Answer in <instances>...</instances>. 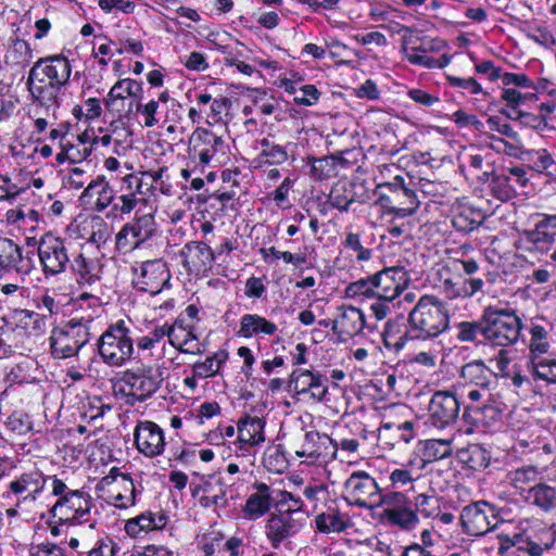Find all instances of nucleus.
I'll return each mask as SVG.
<instances>
[{"label":"nucleus","mask_w":556,"mask_h":556,"mask_svg":"<svg viewBox=\"0 0 556 556\" xmlns=\"http://www.w3.org/2000/svg\"><path fill=\"white\" fill-rule=\"evenodd\" d=\"M483 340L492 345L506 348L517 343L522 323L516 312L508 307L489 305L482 312Z\"/></svg>","instance_id":"nucleus-2"},{"label":"nucleus","mask_w":556,"mask_h":556,"mask_svg":"<svg viewBox=\"0 0 556 556\" xmlns=\"http://www.w3.org/2000/svg\"><path fill=\"white\" fill-rule=\"evenodd\" d=\"M412 505L407 496L401 492H390L381 494L377 502V507L386 506L384 510H399Z\"/></svg>","instance_id":"nucleus-45"},{"label":"nucleus","mask_w":556,"mask_h":556,"mask_svg":"<svg viewBox=\"0 0 556 556\" xmlns=\"http://www.w3.org/2000/svg\"><path fill=\"white\" fill-rule=\"evenodd\" d=\"M348 192L349 190L344 185H336L329 193L328 202L340 212H348L350 205L354 202L353 194H348Z\"/></svg>","instance_id":"nucleus-44"},{"label":"nucleus","mask_w":556,"mask_h":556,"mask_svg":"<svg viewBox=\"0 0 556 556\" xmlns=\"http://www.w3.org/2000/svg\"><path fill=\"white\" fill-rule=\"evenodd\" d=\"M490 188L492 195L502 202L509 201L517 194L516 187L511 182V177L504 173L492 174Z\"/></svg>","instance_id":"nucleus-36"},{"label":"nucleus","mask_w":556,"mask_h":556,"mask_svg":"<svg viewBox=\"0 0 556 556\" xmlns=\"http://www.w3.org/2000/svg\"><path fill=\"white\" fill-rule=\"evenodd\" d=\"M447 80L453 87L467 89L473 94L482 91L481 85L472 77L460 78L456 76H448Z\"/></svg>","instance_id":"nucleus-58"},{"label":"nucleus","mask_w":556,"mask_h":556,"mask_svg":"<svg viewBox=\"0 0 556 556\" xmlns=\"http://www.w3.org/2000/svg\"><path fill=\"white\" fill-rule=\"evenodd\" d=\"M374 193L377 195V204L400 217L413 215L419 206L414 190H397L393 193H387L383 192V188H376Z\"/></svg>","instance_id":"nucleus-15"},{"label":"nucleus","mask_w":556,"mask_h":556,"mask_svg":"<svg viewBox=\"0 0 556 556\" xmlns=\"http://www.w3.org/2000/svg\"><path fill=\"white\" fill-rule=\"evenodd\" d=\"M97 349L102 361L114 367L123 366L130 359L134 342L124 320L111 325L98 339Z\"/></svg>","instance_id":"nucleus-3"},{"label":"nucleus","mask_w":556,"mask_h":556,"mask_svg":"<svg viewBox=\"0 0 556 556\" xmlns=\"http://www.w3.org/2000/svg\"><path fill=\"white\" fill-rule=\"evenodd\" d=\"M460 377L466 382L473 383L482 390L491 389L492 384L497 381V376L482 361L465 364L460 369Z\"/></svg>","instance_id":"nucleus-26"},{"label":"nucleus","mask_w":556,"mask_h":556,"mask_svg":"<svg viewBox=\"0 0 556 556\" xmlns=\"http://www.w3.org/2000/svg\"><path fill=\"white\" fill-rule=\"evenodd\" d=\"M200 488L205 494H214L219 492V488L227 491L228 484L224 481L220 472H215L200 476Z\"/></svg>","instance_id":"nucleus-47"},{"label":"nucleus","mask_w":556,"mask_h":556,"mask_svg":"<svg viewBox=\"0 0 556 556\" xmlns=\"http://www.w3.org/2000/svg\"><path fill=\"white\" fill-rule=\"evenodd\" d=\"M437 500L433 496L419 494L415 498V511L420 513L424 517L428 518L435 515L438 510Z\"/></svg>","instance_id":"nucleus-52"},{"label":"nucleus","mask_w":556,"mask_h":556,"mask_svg":"<svg viewBox=\"0 0 556 556\" xmlns=\"http://www.w3.org/2000/svg\"><path fill=\"white\" fill-rule=\"evenodd\" d=\"M197 340V337L191 332L187 331L182 326L177 327L173 325L172 333L169 334V343L176 349L188 345Z\"/></svg>","instance_id":"nucleus-51"},{"label":"nucleus","mask_w":556,"mask_h":556,"mask_svg":"<svg viewBox=\"0 0 556 556\" xmlns=\"http://www.w3.org/2000/svg\"><path fill=\"white\" fill-rule=\"evenodd\" d=\"M526 500L548 511L556 507V489L546 483H538L528 490Z\"/></svg>","instance_id":"nucleus-34"},{"label":"nucleus","mask_w":556,"mask_h":556,"mask_svg":"<svg viewBox=\"0 0 556 556\" xmlns=\"http://www.w3.org/2000/svg\"><path fill=\"white\" fill-rule=\"evenodd\" d=\"M406 332L394 343L400 351L409 340H429L438 338L450 325L447 304L434 295H422L408 315Z\"/></svg>","instance_id":"nucleus-1"},{"label":"nucleus","mask_w":556,"mask_h":556,"mask_svg":"<svg viewBox=\"0 0 556 556\" xmlns=\"http://www.w3.org/2000/svg\"><path fill=\"white\" fill-rule=\"evenodd\" d=\"M253 486L256 492L248 497L243 508V513L249 519H257L265 515L273 502L270 488L266 483L256 482Z\"/></svg>","instance_id":"nucleus-25"},{"label":"nucleus","mask_w":556,"mask_h":556,"mask_svg":"<svg viewBox=\"0 0 556 556\" xmlns=\"http://www.w3.org/2000/svg\"><path fill=\"white\" fill-rule=\"evenodd\" d=\"M384 516L390 523L406 530L414 528L418 522V516L412 505L399 510H384Z\"/></svg>","instance_id":"nucleus-39"},{"label":"nucleus","mask_w":556,"mask_h":556,"mask_svg":"<svg viewBox=\"0 0 556 556\" xmlns=\"http://www.w3.org/2000/svg\"><path fill=\"white\" fill-rule=\"evenodd\" d=\"M26 84L35 101H37L40 106L46 108L47 113L52 110L54 114L55 110L60 106L58 94L61 87L45 80L43 83H38L37 80L30 81L27 79Z\"/></svg>","instance_id":"nucleus-28"},{"label":"nucleus","mask_w":556,"mask_h":556,"mask_svg":"<svg viewBox=\"0 0 556 556\" xmlns=\"http://www.w3.org/2000/svg\"><path fill=\"white\" fill-rule=\"evenodd\" d=\"M457 339L462 342H480L478 337L483 338L484 326L482 325V315L477 321H460L457 325Z\"/></svg>","instance_id":"nucleus-41"},{"label":"nucleus","mask_w":556,"mask_h":556,"mask_svg":"<svg viewBox=\"0 0 556 556\" xmlns=\"http://www.w3.org/2000/svg\"><path fill=\"white\" fill-rule=\"evenodd\" d=\"M228 144L223 137L205 128H197L190 138L189 156L199 159L202 165H207L215 156H225Z\"/></svg>","instance_id":"nucleus-8"},{"label":"nucleus","mask_w":556,"mask_h":556,"mask_svg":"<svg viewBox=\"0 0 556 556\" xmlns=\"http://www.w3.org/2000/svg\"><path fill=\"white\" fill-rule=\"evenodd\" d=\"M316 528L323 533L342 532L348 528L340 513L333 509L331 513H321L316 516Z\"/></svg>","instance_id":"nucleus-38"},{"label":"nucleus","mask_w":556,"mask_h":556,"mask_svg":"<svg viewBox=\"0 0 556 556\" xmlns=\"http://www.w3.org/2000/svg\"><path fill=\"white\" fill-rule=\"evenodd\" d=\"M548 328L544 325L533 324L530 328V361L539 358L547 354L549 343L547 341L548 333L553 330V326L547 324Z\"/></svg>","instance_id":"nucleus-33"},{"label":"nucleus","mask_w":556,"mask_h":556,"mask_svg":"<svg viewBox=\"0 0 556 556\" xmlns=\"http://www.w3.org/2000/svg\"><path fill=\"white\" fill-rule=\"evenodd\" d=\"M266 157L264 163L268 164H282L288 159V152L285 147L275 144L267 152H261L258 159Z\"/></svg>","instance_id":"nucleus-57"},{"label":"nucleus","mask_w":556,"mask_h":556,"mask_svg":"<svg viewBox=\"0 0 556 556\" xmlns=\"http://www.w3.org/2000/svg\"><path fill=\"white\" fill-rule=\"evenodd\" d=\"M163 370L161 367L140 366L135 369H128L123 374L122 381L129 388V396L138 402H143L151 397L163 382Z\"/></svg>","instance_id":"nucleus-4"},{"label":"nucleus","mask_w":556,"mask_h":556,"mask_svg":"<svg viewBox=\"0 0 556 556\" xmlns=\"http://www.w3.org/2000/svg\"><path fill=\"white\" fill-rule=\"evenodd\" d=\"M170 271L162 260L143 262L140 271L134 280L136 288L152 295L160 293L169 285Z\"/></svg>","instance_id":"nucleus-12"},{"label":"nucleus","mask_w":556,"mask_h":556,"mask_svg":"<svg viewBox=\"0 0 556 556\" xmlns=\"http://www.w3.org/2000/svg\"><path fill=\"white\" fill-rule=\"evenodd\" d=\"M277 326L266 318L256 314H245L241 318L239 333L245 338L252 337L258 332L274 334Z\"/></svg>","instance_id":"nucleus-32"},{"label":"nucleus","mask_w":556,"mask_h":556,"mask_svg":"<svg viewBox=\"0 0 556 556\" xmlns=\"http://www.w3.org/2000/svg\"><path fill=\"white\" fill-rule=\"evenodd\" d=\"M45 486V478L39 471L25 472L10 483V491L17 495L16 506L35 502Z\"/></svg>","instance_id":"nucleus-20"},{"label":"nucleus","mask_w":556,"mask_h":556,"mask_svg":"<svg viewBox=\"0 0 556 556\" xmlns=\"http://www.w3.org/2000/svg\"><path fill=\"white\" fill-rule=\"evenodd\" d=\"M516 119L527 127L534 129H544L547 127L546 117L544 115H534L522 111L516 112Z\"/></svg>","instance_id":"nucleus-55"},{"label":"nucleus","mask_w":556,"mask_h":556,"mask_svg":"<svg viewBox=\"0 0 556 556\" xmlns=\"http://www.w3.org/2000/svg\"><path fill=\"white\" fill-rule=\"evenodd\" d=\"M154 521L152 513H144L136 518L129 519L125 525L127 534L136 536L142 530H151V525Z\"/></svg>","instance_id":"nucleus-49"},{"label":"nucleus","mask_w":556,"mask_h":556,"mask_svg":"<svg viewBox=\"0 0 556 556\" xmlns=\"http://www.w3.org/2000/svg\"><path fill=\"white\" fill-rule=\"evenodd\" d=\"M91 508L89 496L84 492L75 490L61 496L53 505L51 513L59 518L60 523L84 516Z\"/></svg>","instance_id":"nucleus-17"},{"label":"nucleus","mask_w":556,"mask_h":556,"mask_svg":"<svg viewBox=\"0 0 556 556\" xmlns=\"http://www.w3.org/2000/svg\"><path fill=\"white\" fill-rule=\"evenodd\" d=\"M90 320H85L84 318L77 319L73 318L66 323V327L70 330V333L73 338V341L76 345H79V351L89 342L90 340Z\"/></svg>","instance_id":"nucleus-40"},{"label":"nucleus","mask_w":556,"mask_h":556,"mask_svg":"<svg viewBox=\"0 0 556 556\" xmlns=\"http://www.w3.org/2000/svg\"><path fill=\"white\" fill-rule=\"evenodd\" d=\"M320 92L314 85H303L299 87L293 101L300 105L311 106L319 99Z\"/></svg>","instance_id":"nucleus-50"},{"label":"nucleus","mask_w":556,"mask_h":556,"mask_svg":"<svg viewBox=\"0 0 556 556\" xmlns=\"http://www.w3.org/2000/svg\"><path fill=\"white\" fill-rule=\"evenodd\" d=\"M529 239L536 250H547L556 242L554 233H551L547 229L543 228L539 222L536 223L534 230L529 233Z\"/></svg>","instance_id":"nucleus-46"},{"label":"nucleus","mask_w":556,"mask_h":556,"mask_svg":"<svg viewBox=\"0 0 556 556\" xmlns=\"http://www.w3.org/2000/svg\"><path fill=\"white\" fill-rule=\"evenodd\" d=\"M125 99V94L122 92V84H115L111 90L109 91L106 98L104 99V104L109 110H115L117 112L121 111L118 105V101H123Z\"/></svg>","instance_id":"nucleus-61"},{"label":"nucleus","mask_w":556,"mask_h":556,"mask_svg":"<svg viewBox=\"0 0 556 556\" xmlns=\"http://www.w3.org/2000/svg\"><path fill=\"white\" fill-rule=\"evenodd\" d=\"M326 382L327 379L323 375L317 374V377L315 378L312 388L308 389L312 399L318 402L324 401L326 394L328 393V387Z\"/></svg>","instance_id":"nucleus-62"},{"label":"nucleus","mask_w":556,"mask_h":556,"mask_svg":"<svg viewBox=\"0 0 556 556\" xmlns=\"http://www.w3.org/2000/svg\"><path fill=\"white\" fill-rule=\"evenodd\" d=\"M460 403L451 391H437L428 405L429 420L439 429L454 425L459 416Z\"/></svg>","instance_id":"nucleus-10"},{"label":"nucleus","mask_w":556,"mask_h":556,"mask_svg":"<svg viewBox=\"0 0 556 556\" xmlns=\"http://www.w3.org/2000/svg\"><path fill=\"white\" fill-rule=\"evenodd\" d=\"M23 319H28L31 323V329L36 334L42 333L45 331L47 325V317L45 315H39L35 312L22 309L21 311Z\"/></svg>","instance_id":"nucleus-60"},{"label":"nucleus","mask_w":556,"mask_h":556,"mask_svg":"<svg viewBox=\"0 0 556 556\" xmlns=\"http://www.w3.org/2000/svg\"><path fill=\"white\" fill-rule=\"evenodd\" d=\"M460 523L465 533L472 536L484 535L497 523L496 508L485 501L469 504L462 510Z\"/></svg>","instance_id":"nucleus-6"},{"label":"nucleus","mask_w":556,"mask_h":556,"mask_svg":"<svg viewBox=\"0 0 556 556\" xmlns=\"http://www.w3.org/2000/svg\"><path fill=\"white\" fill-rule=\"evenodd\" d=\"M71 76V64L63 55H51L40 58L28 73V80L38 83H51L63 87L67 84Z\"/></svg>","instance_id":"nucleus-9"},{"label":"nucleus","mask_w":556,"mask_h":556,"mask_svg":"<svg viewBox=\"0 0 556 556\" xmlns=\"http://www.w3.org/2000/svg\"><path fill=\"white\" fill-rule=\"evenodd\" d=\"M340 315L331 323L332 331L339 337L353 338L365 326V316L359 308L353 306H339Z\"/></svg>","instance_id":"nucleus-22"},{"label":"nucleus","mask_w":556,"mask_h":556,"mask_svg":"<svg viewBox=\"0 0 556 556\" xmlns=\"http://www.w3.org/2000/svg\"><path fill=\"white\" fill-rule=\"evenodd\" d=\"M194 376L200 378L212 377L217 374L219 366L215 364V357H207L204 362H198L192 367Z\"/></svg>","instance_id":"nucleus-56"},{"label":"nucleus","mask_w":556,"mask_h":556,"mask_svg":"<svg viewBox=\"0 0 556 556\" xmlns=\"http://www.w3.org/2000/svg\"><path fill=\"white\" fill-rule=\"evenodd\" d=\"M37 251L46 277L65 271L70 257L63 239L50 232L45 233L39 240Z\"/></svg>","instance_id":"nucleus-5"},{"label":"nucleus","mask_w":556,"mask_h":556,"mask_svg":"<svg viewBox=\"0 0 556 556\" xmlns=\"http://www.w3.org/2000/svg\"><path fill=\"white\" fill-rule=\"evenodd\" d=\"M303 528V520L294 516V510L287 509L271 514L265 525V534L274 548L296 535Z\"/></svg>","instance_id":"nucleus-11"},{"label":"nucleus","mask_w":556,"mask_h":556,"mask_svg":"<svg viewBox=\"0 0 556 556\" xmlns=\"http://www.w3.org/2000/svg\"><path fill=\"white\" fill-rule=\"evenodd\" d=\"M134 435L138 451L147 457H154L163 453L165 446L164 433L155 422L140 421Z\"/></svg>","instance_id":"nucleus-16"},{"label":"nucleus","mask_w":556,"mask_h":556,"mask_svg":"<svg viewBox=\"0 0 556 556\" xmlns=\"http://www.w3.org/2000/svg\"><path fill=\"white\" fill-rule=\"evenodd\" d=\"M51 355L54 358L63 359L75 356L79 352L66 326L53 328L49 338Z\"/></svg>","instance_id":"nucleus-27"},{"label":"nucleus","mask_w":556,"mask_h":556,"mask_svg":"<svg viewBox=\"0 0 556 556\" xmlns=\"http://www.w3.org/2000/svg\"><path fill=\"white\" fill-rule=\"evenodd\" d=\"M530 365L538 379L556 383V358L544 355L530 361Z\"/></svg>","instance_id":"nucleus-37"},{"label":"nucleus","mask_w":556,"mask_h":556,"mask_svg":"<svg viewBox=\"0 0 556 556\" xmlns=\"http://www.w3.org/2000/svg\"><path fill=\"white\" fill-rule=\"evenodd\" d=\"M458 460L472 470L485 469L491 460V453L481 444H469L457 452Z\"/></svg>","instance_id":"nucleus-29"},{"label":"nucleus","mask_w":556,"mask_h":556,"mask_svg":"<svg viewBox=\"0 0 556 556\" xmlns=\"http://www.w3.org/2000/svg\"><path fill=\"white\" fill-rule=\"evenodd\" d=\"M317 377V374H313L311 370H293L289 379V388L298 394L307 393L308 389Z\"/></svg>","instance_id":"nucleus-43"},{"label":"nucleus","mask_w":556,"mask_h":556,"mask_svg":"<svg viewBox=\"0 0 556 556\" xmlns=\"http://www.w3.org/2000/svg\"><path fill=\"white\" fill-rule=\"evenodd\" d=\"M553 160V156L545 149L535 151L530 159L533 163V168L539 173H544Z\"/></svg>","instance_id":"nucleus-59"},{"label":"nucleus","mask_w":556,"mask_h":556,"mask_svg":"<svg viewBox=\"0 0 556 556\" xmlns=\"http://www.w3.org/2000/svg\"><path fill=\"white\" fill-rule=\"evenodd\" d=\"M179 255L184 267L188 270H204L214 261L212 249L204 242L190 241L180 250Z\"/></svg>","instance_id":"nucleus-21"},{"label":"nucleus","mask_w":556,"mask_h":556,"mask_svg":"<svg viewBox=\"0 0 556 556\" xmlns=\"http://www.w3.org/2000/svg\"><path fill=\"white\" fill-rule=\"evenodd\" d=\"M121 203L113 205L114 211H118L121 214H129L136 206L138 199L134 192L123 194L118 198Z\"/></svg>","instance_id":"nucleus-63"},{"label":"nucleus","mask_w":556,"mask_h":556,"mask_svg":"<svg viewBox=\"0 0 556 556\" xmlns=\"http://www.w3.org/2000/svg\"><path fill=\"white\" fill-rule=\"evenodd\" d=\"M94 197H97L96 210L98 212L105 210L114 200V191L103 175L98 176L88 184L80 195V200L89 202Z\"/></svg>","instance_id":"nucleus-24"},{"label":"nucleus","mask_w":556,"mask_h":556,"mask_svg":"<svg viewBox=\"0 0 556 556\" xmlns=\"http://www.w3.org/2000/svg\"><path fill=\"white\" fill-rule=\"evenodd\" d=\"M554 542L555 532L551 530L543 531L538 539L518 533L509 540L511 546L528 553L530 556H541L545 549L553 546Z\"/></svg>","instance_id":"nucleus-23"},{"label":"nucleus","mask_w":556,"mask_h":556,"mask_svg":"<svg viewBox=\"0 0 556 556\" xmlns=\"http://www.w3.org/2000/svg\"><path fill=\"white\" fill-rule=\"evenodd\" d=\"M502 99L508 103L511 109H516L520 103L526 100L533 101L536 99L535 93H521L516 89H505L502 93Z\"/></svg>","instance_id":"nucleus-54"},{"label":"nucleus","mask_w":556,"mask_h":556,"mask_svg":"<svg viewBox=\"0 0 556 556\" xmlns=\"http://www.w3.org/2000/svg\"><path fill=\"white\" fill-rule=\"evenodd\" d=\"M156 231L154 216L151 213L136 215L131 223L126 224L117 235V244L132 249L149 240Z\"/></svg>","instance_id":"nucleus-14"},{"label":"nucleus","mask_w":556,"mask_h":556,"mask_svg":"<svg viewBox=\"0 0 556 556\" xmlns=\"http://www.w3.org/2000/svg\"><path fill=\"white\" fill-rule=\"evenodd\" d=\"M344 488L349 493L345 500L361 508L374 509L381 493L377 481L365 471H355L345 481Z\"/></svg>","instance_id":"nucleus-7"},{"label":"nucleus","mask_w":556,"mask_h":556,"mask_svg":"<svg viewBox=\"0 0 556 556\" xmlns=\"http://www.w3.org/2000/svg\"><path fill=\"white\" fill-rule=\"evenodd\" d=\"M30 258H24L22 248L13 240L0 237V271L27 275L31 270Z\"/></svg>","instance_id":"nucleus-18"},{"label":"nucleus","mask_w":556,"mask_h":556,"mask_svg":"<svg viewBox=\"0 0 556 556\" xmlns=\"http://www.w3.org/2000/svg\"><path fill=\"white\" fill-rule=\"evenodd\" d=\"M452 455V441L445 439H431L424 442L422 467L428 463L446 458Z\"/></svg>","instance_id":"nucleus-35"},{"label":"nucleus","mask_w":556,"mask_h":556,"mask_svg":"<svg viewBox=\"0 0 556 556\" xmlns=\"http://www.w3.org/2000/svg\"><path fill=\"white\" fill-rule=\"evenodd\" d=\"M375 280H372V275L367 277L366 279H359L357 281L351 282L346 287V294L350 296L355 295H365L367 298L377 296L375 293L376 287H374Z\"/></svg>","instance_id":"nucleus-48"},{"label":"nucleus","mask_w":556,"mask_h":556,"mask_svg":"<svg viewBox=\"0 0 556 556\" xmlns=\"http://www.w3.org/2000/svg\"><path fill=\"white\" fill-rule=\"evenodd\" d=\"M30 556H65L64 549L56 544H40Z\"/></svg>","instance_id":"nucleus-64"},{"label":"nucleus","mask_w":556,"mask_h":556,"mask_svg":"<svg viewBox=\"0 0 556 556\" xmlns=\"http://www.w3.org/2000/svg\"><path fill=\"white\" fill-rule=\"evenodd\" d=\"M485 214L471 206L462 207L452 218V225L457 231L468 233L483 224Z\"/></svg>","instance_id":"nucleus-30"},{"label":"nucleus","mask_w":556,"mask_h":556,"mask_svg":"<svg viewBox=\"0 0 556 556\" xmlns=\"http://www.w3.org/2000/svg\"><path fill=\"white\" fill-rule=\"evenodd\" d=\"M80 286H91L100 279V268L93 260L78 254L71 263Z\"/></svg>","instance_id":"nucleus-31"},{"label":"nucleus","mask_w":556,"mask_h":556,"mask_svg":"<svg viewBox=\"0 0 556 556\" xmlns=\"http://www.w3.org/2000/svg\"><path fill=\"white\" fill-rule=\"evenodd\" d=\"M477 410H480L485 417L496 420L503 414L505 404L498 400L485 397V403L482 406H477Z\"/></svg>","instance_id":"nucleus-53"},{"label":"nucleus","mask_w":556,"mask_h":556,"mask_svg":"<svg viewBox=\"0 0 556 556\" xmlns=\"http://www.w3.org/2000/svg\"><path fill=\"white\" fill-rule=\"evenodd\" d=\"M302 450L296 451L299 457L318 458H336L338 444L327 434H320L317 431H308L304 435Z\"/></svg>","instance_id":"nucleus-19"},{"label":"nucleus","mask_w":556,"mask_h":556,"mask_svg":"<svg viewBox=\"0 0 556 556\" xmlns=\"http://www.w3.org/2000/svg\"><path fill=\"white\" fill-rule=\"evenodd\" d=\"M372 280L377 298L392 301L407 288L409 276L404 267L393 266L372 275Z\"/></svg>","instance_id":"nucleus-13"},{"label":"nucleus","mask_w":556,"mask_h":556,"mask_svg":"<svg viewBox=\"0 0 556 556\" xmlns=\"http://www.w3.org/2000/svg\"><path fill=\"white\" fill-rule=\"evenodd\" d=\"M338 159L333 155L314 159L311 166V174L315 179L321 180L336 174Z\"/></svg>","instance_id":"nucleus-42"}]
</instances>
